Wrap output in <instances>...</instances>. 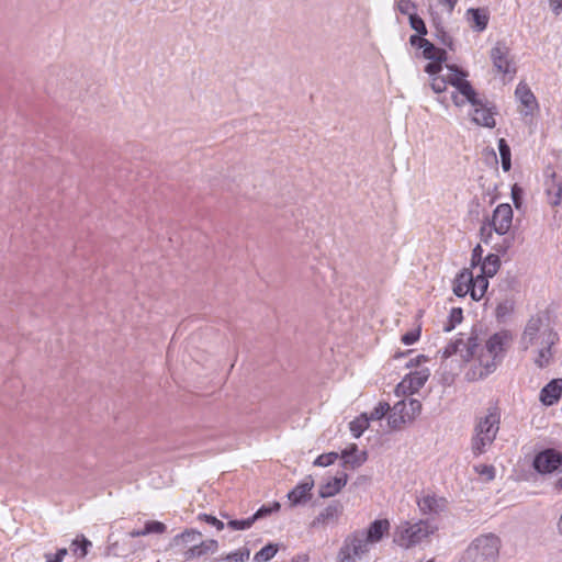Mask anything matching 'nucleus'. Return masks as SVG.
<instances>
[{
    "mask_svg": "<svg viewBox=\"0 0 562 562\" xmlns=\"http://www.w3.org/2000/svg\"><path fill=\"white\" fill-rule=\"evenodd\" d=\"M169 547L189 562L214 554L218 550V542L215 539L203 540L199 530L187 528L170 540Z\"/></svg>",
    "mask_w": 562,
    "mask_h": 562,
    "instance_id": "f257e3e1",
    "label": "nucleus"
},
{
    "mask_svg": "<svg viewBox=\"0 0 562 562\" xmlns=\"http://www.w3.org/2000/svg\"><path fill=\"white\" fill-rule=\"evenodd\" d=\"M499 423L501 413L497 406L488 407L485 416L476 418L471 438V450L475 457L483 454L492 446L499 430Z\"/></svg>",
    "mask_w": 562,
    "mask_h": 562,
    "instance_id": "f03ea898",
    "label": "nucleus"
},
{
    "mask_svg": "<svg viewBox=\"0 0 562 562\" xmlns=\"http://www.w3.org/2000/svg\"><path fill=\"white\" fill-rule=\"evenodd\" d=\"M512 340V334L508 330H501L492 335L485 344V351L479 356V373L473 370V375L484 379L494 372L501 363L504 352Z\"/></svg>",
    "mask_w": 562,
    "mask_h": 562,
    "instance_id": "7ed1b4c3",
    "label": "nucleus"
},
{
    "mask_svg": "<svg viewBox=\"0 0 562 562\" xmlns=\"http://www.w3.org/2000/svg\"><path fill=\"white\" fill-rule=\"evenodd\" d=\"M499 549L501 540L496 535H481L471 541L459 562H497Z\"/></svg>",
    "mask_w": 562,
    "mask_h": 562,
    "instance_id": "20e7f679",
    "label": "nucleus"
},
{
    "mask_svg": "<svg viewBox=\"0 0 562 562\" xmlns=\"http://www.w3.org/2000/svg\"><path fill=\"white\" fill-rule=\"evenodd\" d=\"M435 531V527L428 520L402 521L393 532V542L401 548H413Z\"/></svg>",
    "mask_w": 562,
    "mask_h": 562,
    "instance_id": "39448f33",
    "label": "nucleus"
},
{
    "mask_svg": "<svg viewBox=\"0 0 562 562\" xmlns=\"http://www.w3.org/2000/svg\"><path fill=\"white\" fill-rule=\"evenodd\" d=\"M447 68L451 71V74L446 77L447 83L456 88V91L451 93L453 104L461 108L467 104V101H473L476 90L472 87L471 82L467 80L469 76L468 71L459 68L457 65H447Z\"/></svg>",
    "mask_w": 562,
    "mask_h": 562,
    "instance_id": "423d86ee",
    "label": "nucleus"
},
{
    "mask_svg": "<svg viewBox=\"0 0 562 562\" xmlns=\"http://www.w3.org/2000/svg\"><path fill=\"white\" fill-rule=\"evenodd\" d=\"M370 549L362 537V531L357 529L345 537L336 562H359L370 552Z\"/></svg>",
    "mask_w": 562,
    "mask_h": 562,
    "instance_id": "0eeeda50",
    "label": "nucleus"
},
{
    "mask_svg": "<svg viewBox=\"0 0 562 562\" xmlns=\"http://www.w3.org/2000/svg\"><path fill=\"white\" fill-rule=\"evenodd\" d=\"M513 223V209L508 203H502L493 212L492 220H487L481 227V236L484 243L492 236L494 231L498 235H505Z\"/></svg>",
    "mask_w": 562,
    "mask_h": 562,
    "instance_id": "6e6552de",
    "label": "nucleus"
},
{
    "mask_svg": "<svg viewBox=\"0 0 562 562\" xmlns=\"http://www.w3.org/2000/svg\"><path fill=\"white\" fill-rule=\"evenodd\" d=\"M477 336L471 335L464 340L463 334L449 342L441 352L442 359H448L453 355H460L462 361L468 362L476 355L479 348Z\"/></svg>",
    "mask_w": 562,
    "mask_h": 562,
    "instance_id": "1a4fd4ad",
    "label": "nucleus"
},
{
    "mask_svg": "<svg viewBox=\"0 0 562 562\" xmlns=\"http://www.w3.org/2000/svg\"><path fill=\"white\" fill-rule=\"evenodd\" d=\"M472 106V111L469 113L471 121L483 127L493 128L495 126L494 106L487 101L485 97H481L477 92L474 93L473 101H467Z\"/></svg>",
    "mask_w": 562,
    "mask_h": 562,
    "instance_id": "9d476101",
    "label": "nucleus"
},
{
    "mask_svg": "<svg viewBox=\"0 0 562 562\" xmlns=\"http://www.w3.org/2000/svg\"><path fill=\"white\" fill-rule=\"evenodd\" d=\"M430 376L428 368H422L411 371L403 380L396 385L395 393L400 395H412L418 392L427 382Z\"/></svg>",
    "mask_w": 562,
    "mask_h": 562,
    "instance_id": "9b49d317",
    "label": "nucleus"
},
{
    "mask_svg": "<svg viewBox=\"0 0 562 562\" xmlns=\"http://www.w3.org/2000/svg\"><path fill=\"white\" fill-rule=\"evenodd\" d=\"M532 465L541 474L552 473L562 465V454L551 448L544 449L536 454Z\"/></svg>",
    "mask_w": 562,
    "mask_h": 562,
    "instance_id": "f8f14e48",
    "label": "nucleus"
},
{
    "mask_svg": "<svg viewBox=\"0 0 562 562\" xmlns=\"http://www.w3.org/2000/svg\"><path fill=\"white\" fill-rule=\"evenodd\" d=\"M490 57L493 66L501 74H514L516 69L513 67L514 63L510 58V49L505 42L498 41L491 49Z\"/></svg>",
    "mask_w": 562,
    "mask_h": 562,
    "instance_id": "ddd939ff",
    "label": "nucleus"
},
{
    "mask_svg": "<svg viewBox=\"0 0 562 562\" xmlns=\"http://www.w3.org/2000/svg\"><path fill=\"white\" fill-rule=\"evenodd\" d=\"M559 340L558 334L550 327H544L541 333L540 348L538 350V357L535 362L539 368H544L550 363L552 358L551 348Z\"/></svg>",
    "mask_w": 562,
    "mask_h": 562,
    "instance_id": "4468645a",
    "label": "nucleus"
},
{
    "mask_svg": "<svg viewBox=\"0 0 562 562\" xmlns=\"http://www.w3.org/2000/svg\"><path fill=\"white\" fill-rule=\"evenodd\" d=\"M542 319L540 316H532L526 324L520 344L524 350L529 347L539 345L541 341Z\"/></svg>",
    "mask_w": 562,
    "mask_h": 562,
    "instance_id": "2eb2a0df",
    "label": "nucleus"
},
{
    "mask_svg": "<svg viewBox=\"0 0 562 562\" xmlns=\"http://www.w3.org/2000/svg\"><path fill=\"white\" fill-rule=\"evenodd\" d=\"M390 521L387 519H375L367 529H360L362 537L371 547L380 542L390 531Z\"/></svg>",
    "mask_w": 562,
    "mask_h": 562,
    "instance_id": "dca6fc26",
    "label": "nucleus"
},
{
    "mask_svg": "<svg viewBox=\"0 0 562 562\" xmlns=\"http://www.w3.org/2000/svg\"><path fill=\"white\" fill-rule=\"evenodd\" d=\"M544 191L548 202L552 206H558L562 202V179L557 176L555 171H548L544 181Z\"/></svg>",
    "mask_w": 562,
    "mask_h": 562,
    "instance_id": "f3484780",
    "label": "nucleus"
},
{
    "mask_svg": "<svg viewBox=\"0 0 562 562\" xmlns=\"http://www.w3.org/2000/svg\"><path fill=\"white\" fill-rule=\"evenodd\" d=\"M417 505L424 515H438L447 507V499L436 494H426L417 499Z\"/></svg>",
    "mask_w": 562,
    "mask_h": 562,
    "instance_id": "a211bd4d",
    "label": "nucleus"
},
{
    "mask_svg": "<svg viewBox=\"0 0 562 562\" xmlns=\"http://www.w3.org/2000/svg\"><path fill=\"white\" fill-rule=\"evenodd\" d=\"M314 486L312 476H307L304 481L299 483L292 491L289 492L288 498L292 506L306 503L312 494L311 491Z\"/></svg>",
    "mask_w": 562,
    "mask_h": 562,
    "instance_id": "6ab92c4d",
    "label": "nucleus"
},
{
    "mask_svg": "<svg viewBox=\"0 0 562 562\" xmlns=\"http://www.w3.org/2000/svg\"><path fill=\"white\" fill-rule=\"evenodd\" d=\"M562 395V379L551 380L540 392V401L551 406L555 404Z\"/></svg>",
    "mask_w": 562,
    "mask_h": 562,
    "instance_id": "aec40b11",
    "label": "nucleus"
},
{
    "mask_svg": "<svg viewBox=\"0 0 562 562\" xmlns=\"http://www.w3.org/2000/svg\"><path fill=\"white\" fill-rule=\"evenodd\" d=\"M342 513V505L338 501L331 502L327 507H325L313 520L312 526H316L318 524H329L338 519V517Z\"/></svg>",
    "mask_w": 562,
    "mask_h": 562,
    "instance_id": "412c9836",
    "label": "nucleus"
},
{
    "mask_svg": "<svg viewBox=\"0 0 562 562\" xmlns=\"http://www.w3.org/2000/svg\"><path fill=\"white\" fill-rule=\"evenodd\" d=\"M390 411L387 423L392 429H400L403 424L413 420L406 416L405 401H398Z\"/></svg>",
    "mask_w": 562,
    "mask_h": 562,
    "instance_id": "4be33fe9",
    "label": "nucleus"
},
{
    "mask_svg": "<svg viewBox=\"0 0 562 562\" xmlns=\"http://www.w3.org/2000/svg\"><path fill=\"white\" fill-rule=\"evenodd\" d=\"M471 281H472V272L471 270L464 268L462 271H460L453 282V293L459 296L463 297L467 294L471 295Z\"/></svg>",
    "mask_w": 562,
    "mask_h": 562,
    "instance_id": "5701e85b",
    "label": "nucleus"
},
{
    "mask_svg": "<svg viewBox=\"0 0 562 562\" xmlns=\"http://www.w3.org/2000/svg\"><path fill=\"white\" fill-rule=\"evenodd\" d=\"M341 458L345 467L356 469L363 464L367 460V453L360 452L356 443H352L349 448L342 450Z\"/></svg>",
    "mask_w": 562,
    "mask_h": 562,
    "instance_id": "b1692460",
    "label": "nucleus"
},
{
    "mask_svg": "<svg viewBox=\"0 0 562 562\" xmlns=\"http://www.w3.org/2000/svg\"><path fill=\"white\" fill-rule=\"evenodd\" d=\"M347 481L348 475L346 473H341L340 476H335L333 480L319 487V496L322 498H327L336 495L347 484Z\"/></svg>",
    "mask_w": 562,
    "mask_h": 562,
    "instance_id": "393cba45",
    "label": "nucleus"
},
{
    "mask_svg": "<svg viewBox=\"0 0 562 562\" xmlns=\"http://www.w3.org/2000/svg\"><path fill=\"white\" fill-rule=\"evenodd\" d=\"M469 20L477 32H482L487 27L490 14L486 9L471 8L467 11Z\"/></svg>",
    "mask_w": 562,
    "mask_h": 562,
    "instance_id": "a878e982",
    "label": "nucleus"
},
{
    "mask_svg": "<svg viewBox=\"0 0 562 562\" xmlns=\"http://www.w3.org/2000/svg\"><path fill=\"white\" fill-rule=\"evenodd\" d=\"M515 94L521 104L529 109L530 112H532L538 106L535 94L526 83L520 82L516 88Z\"/></svg>",
    "mask_w": 562,
    "mask_h": 562,
    "instance_id": "bb28decb",
    "label": "nucleus"
},
{
    "mask_svg": "<svg viewBox=\"0 0 562 562\" xmlns=\"http://www.w3.org/2000/svg\"><path fill=\"white\" fill-rule=\"evenodd\" d=\"M487 279H488V277H485L482 274H477L476 277L472 276V281H471V288H472L471 297H472V300L480 301L484 296V294L486 293L487 288H488Z\"/></svg>",
    "mask_w": 562,
    "mask_h": 562,
    "instance_id": "cd10ccee",
    "label": "nucleus"
},
{
    "mask_svg": "<svg viewBox=\"0 0 562 562\" xmlns=\"http://www.w3.org/2000/svg\"><path fill=\"white\" fill-rule=\"evenodd\" d=\"M501 267L499 257L495 254H490L485 257L481 265V273L482 276L492 278L494 277Z\"/></svg>",
    "mask_w": 562,
    "mask_h": 562,
    "instance_id": "c85d7f7f",
    "label": "nucleus"
},
{
    "mask_svg": "<svg viewBox=\"0 0 562 562\" xmlns=\"http://www.w3.org/2000/svg\"><path fill=\"white\" fill-rule=\"evenodd\" d=\"M423 56L428 60L446 61L447 52L442 48L435 46L431 42H427L423 48Z\"/></svg>",
    "mask_w": 562,
    "mask_h": 562,
    "instance_id": "c756f323",
    "label": "nucleus"
},
{
    "mask_svg": "<svg viewBox=\"0 0 562 562\" xmlns=\"http://www.w3.org/2000/svg\"><path fill=\"white\" fill-rule=\"evenodd\" d=\"M370 418L367 414H362L349 424V429L355 438H359L369 427Z\"/></svg>",
    "mask_w": 562,
    "mask_h": 562,
    "instance_id": "7c9ffc66",
    "label": "nucleus"
},
{
    "mask_svg": "<svg viewBox=\"0 0 562 562\" xmlns=\"http://www.w3.org/2000/svg\"><path fill=\"white\" fill-rule=\"evenodd\" d=\"M514 311V301L506 299L499 302L495 310V317L497 322L503 323Z\"/></svg>",
    "mask_w": 562,
    "mask_h": 562,
    "instance_id": "2f4dec72",
    "label": "nucleus"
},
{
    "mask_svg": "<svg viewBox=\"0 0 562 562\" xmlns=\"http://www.w3.org/2000/svg\"><path fill=\"white\" fill-rule=\"evenodd\" d=\"M432 25L435 27L434 35L435 37L442 44L448 47L452 46V38L450 35L445 31V27L441 24V21L439 18L432 19Z\"/></svg>",
    "mask_w": 562,
    "mask_h": 562,
    "instance_id": "473e14b6",
    "label": "nucleus"
},
{
    "mask_svg": "<svg viewBox=\"0 0 562 562\" xmlns=\"http://www.w3.org/2000/svg\"><path fill=\"white\" fill-rule=\"evenodd\" d=\"M92 546L91 541L81 536L80 538H76L70 546V550L75 555L79 558H83L87 555L89 548Z\"/></svg>",
    "mask_w": 562,
    "mask_h": 562,
    "instance_id": "72a5a7b5",
    "label": "nucleus"
},
{
    "mask_svg": "<svg viewBox=\"0 0 562 562\" xmlns=\"http://www.w3.org/2000/svg\"><path fill=\"white\" fill-rule=\"evenodd\" d=\"M463 319V312L461 307H453L450 311L447 323L443 325V331L449 333L456 328Z\"/></svg>",
    "mask_w": 562,
    "mask_h": 562,
    "instance_id": "f704fd0d",
    "label": "nucleus"
},
{
    "mask_svg": "<svg viewBox=\"0 0 562 562\" xmlns=\"http://www.w3.org/2000/svg\"><path fill=\"white\" fill-rule=\"evenodd\" d=\"M278 552L277 544L268 543L261 548L254 557L256 562H267L271 560Z\"/></svg>",
    "mask_w": 562,
    "mask_h": 562,
    "instance_id": "c9c22d12",
    "label": "nucleus"
},
{
    "mask_svg": "<svg viewBox=\"0 0 562 562\" xmlns=\"http://www.w3.org/2000/svg\"><path fill=\"white\" fill-rule=\"evenodd\" d=\"M281 505L279 502H273L272 504H269V505H262L254 515H252V518H255V521L260 519V518H263V517H267L269 516L270 514L272 513H277L279 512Z\"/></svg>",
    "mask_w": 562,
    "mask_h": 562,
    "instance_id": "e433bc0d",
    "label": "nucleus"
},
{
    "mask_svg": "<svg viewBox=\"0 0 562 562\" xmlns=\"http://www.w3.org/2000/svg\"><path fill=\"white\" fill-rule=\"evenodd\" d=\"M144 531L146 536L151 533L161 535L167 531V526L161 521L148 520L145 522Z\"/></svg>",
    "mask_w": 562,
    "mask_h": 562,
    "instance_id": "4c0bfd02",
    "label": "nucleus"
},
{
    "mask_svg": "<svg viewBox=\"0 0 562 562\" xmlns=\"http://www.w3.org/2000/svg\"><path fill=\"white\" fill-rule=\"evenodd\" d=\"M409 25L418 35H427L428 33L424 20L418 14L411 15Z\"/></svg>",
    "mask_w": 562,
    "mask_h": 562,
    "instance_id": "58836bf2",
    "label": "nucleus"
},
{
    "mask_svg": "<svg viewBox=\"0 0 562 562\" xmlns=\"http://www.w3.org/2000/svg\"><path fill=\"white\" fill-rule=\"evenodd\" d=\"M255 522V518L249 517L247 519H234L229 520L227 526L233 530H246L249 529Z\"/></svg>",
    "mask_w": 562,
    "mask_h": 562,
    "instance_id": "ea45409f",
    "label": "nucleus"
},
{
    "mask_svg": "<svg viewBox=\"0 0 562 562\" xmlns=\"http://www.w3.org/2000/svg\"><path fill=\"white\" fill-rule=\"evenodd\" d=\"M391 409L390 405L385 402H380L376 407L368 416L370 420H380Z\"/></svg>",
    "mask_w": 562,
    "mask_h": 562,
    "instance_id": "a19ab883",
    "label": "nucleus"
},
{
    "mask_svg": "<svg viewBox=\"0 0 562 562\" xmlns=\"http://www.w3.org/2000/svg\"><path fill=\"white\" fill-rule=\"evenodd\" d=\"M337 459H338L337 452L323 453L315 459L314 465L328 467V465L333 464Z\"/></svg>",
    "mask_w": 562,
    "mask_h": 562,
    "instance_id": "79ce46f5",
    "label": "nucleus"
},
{
    "mask_svg": "<svg viewBox=\"0 0 562 562\" xmlns=\"http://www.w3.org/2000/svg\"><path fill=\"white\" fill-rule=\"evenodd\" d=\"M397 10L402 13V14H405V15H408V19L411 18V15H415L416 14V4L415 2L411 1V0H398L397 1Z\"/></svg>",
    "mask_w": 562,
    "mask_h": 562,
    "instance_id": "37998d69",
    "label": "nucleus"
},
{
    "mask_svg": "<svg viewBox=\"0 0 562 562\" xmlns=\"http://www.w3.org/2000/svg\"><path fill=\"white\" fill-rule=\"evenodd\" d=\"M422 412V403L418 400L411 398L408 403H406V416L408 418L415 419Z\"/></svg>",
    "mask_w": 562,
    "mask_h": 562,
    "instance_id": "c03bdc74",
    "label": "nucleus"
},
{
    "mask_svg": "<svg viewBox=\"0 0 562 562\" xmlns=\"http://www.w3.org/2000/svg\"><path fill=\"white\" fill-rule=\"evenodd\" d=\"M447 80L443 76H435L431 78L430 88L435 93H442L447 90Z\"/></svg>",
    "mask_w": 562,
    "mask_h": 562,
    "instance_id": "a18cd8bd",
    "label": "nucleus"
},
{
    "mask_svg": "<svg viewBox=\"0 0 562 562\" xmlns=\"http://www.w3.org/2000/svg\"><path fill=\"white\" fill-rule=\"evenodd\" d=\"M249 558V550H237L228 553L224 560L226 562H245Z\"/></svg>",
    "mask_w": 562,
    "mask_h": 562,
    "instance_id": "49530a36",
    "label": "nucleus"
},
{
    "mask_svg": "<svg viewBox=\"0 0 562 562\" xmlns=\"http://www.w3.org/2000/svg\"><path fill=\"white\" fill-rule=\"evenodd\" d=\"M475 471L487 481H492L495 477V468L493 465L480 464L475 467Z\"/></svg>",
    "mask_w": 562,
    "mask_h": 562,
    "instance_id": "de8ad7c7",
    "label": "nucleus"
},
{
    "mask_svg": "<svg viewBox=\"0 0 562 562\" xmlns=\"http://www.w3.org/2000/svg\"><path fill=\"white\" fill-rule=\"evenodd\" d=\"M198 520L205 521L206 524L215 527L217 530L224 529V522L212 515L199 514Z\"/></svg>",
    "mask_w": 562,
    "mask_h": 562,
    "instance_id": "09e8293b",
    "label": "nucleus"
},
{
    "mask_svg": "<svg viewBox=\"0 0 562 562\" xmlns=\"http://www.w3.org/2000/svg\"><path fill=\"white\" fill-rule=\"evenodd\" d=\"M67 554L68 550L66 548H60L56 551V553H45L44 558L46 562H63Z\"/></svg>",
    "mask_w": 562,
    "mask_h": 562,
    "instance_id": "8fccbe9b",
    "label": "nucleus"
},
{
    "mask_svg": "<svg viewBox=\"0 0 562 562\" xmlns=\"http://www.w3.org/2000/svg\"><path fill=\"white\" fill-rule=\"evenodd\" d=\"M420 337V328H416V329H413V330H409L407 331L406 334H404L401 338L402 342L404 345H413L415 344Z\"/></svg>",
    "mask_w": 562,
    "mask_h": 562,
    "instance_id": "3c124183",
    "label": "nucleus"
},
{
    "mask_svg": "<svg viewBox=\"0 0 562 562\" xmlns=\"http://www.w3.org/2000/svg\"><path fill=\"white\" fill-rule=\"evenodd\" d=\"M442 63L443 61L430 60V63L425 66V71L431 77L439 76L438 74L442 70Z\"/></svg>",
    "mask_w": 562,
    "mask_h": 562,
    "instance_id": "603ef678",
    "label": "nucleus"
},
{
    "mask_svg": "<svg viewBox=\"0 0 562 562\" xmlns=\"http://www.w3.org/2000/svg\"><path fill=\"white\" fill-rule=\"evenodd\" d=\"M512 199L516 209H519L522 203V190L517 184L512 189Z\"/></svg>",
    "mask_w": 562,
    "mask_h": 562,
    "instance_id": "864d4df0",
    "label": "nucleus"
},
{
    "mask_svg": "<svg viewBox=\"0 0 562 562\" xmlns=\"http://www.w3.org/2000/svg\"><path fill=\"white\" fill-rule=\"evenodd\" d=\"M424 36L425 35H418V34L411 35V37H409L411 45L423 49L424 46L426 45V43L428 42V40H426Z\"/></svg>",
    "mask_w": 562,
    "mask_h": 562,
    "instance_id": "5fc2aeb1",
    "label": "nucleus"
},
{
    "mask_svg": "<svg viewBox=\"0 0 562 562\" xmlns=\"http://www.w3.org/2000/svg\"><path fill=\"white\" fill-rule=\"evenodd\" d=\"M428 357L425 355H418L414 358H411L408 362L406 363V368H418L423 362H427Z\"/></svg>",
    "mask_w": 562,
    "mask_h": 562,
    "instance_id": "6e6d98bb",
    "label": "nucleus"
},
{
    "mask_svg": "<svg viewBox=\"0 0 562 562\" xmlns=\"http://www.w3.org/2000/svg\"><path fill=\"white\" fill-rule=\"evenodd\" d=\"M498 151L501 159L510 157V147L504 138L498 140Z\"/></svg>",
    "mask_w": 562,
    "mask_h": 562,
    "instance_id": "4d7b16f0",
    "label": "nucleus"
},
{
    "mask_svg": "<svg viewBox=\"0 0 562 562\" xmlns=\"http://www.w3.org/2000/svg\"><path fill=\"white\" fill-rule=\"evenodd\" d=\"M481 258H482V248L480 245H477L473 251H472V258H471V265L472 267H475L476 265L480 263L481 261Z\"/></svg>",
    "mask_w": 562,
    "mask_h": 562,
    "instance_id": "13d9d810",
    "label": "nucleus"
},
{
    "mask_svg": "<svg viewBox=\"0 0 562 562\" xmlns=\"http://www.w3.org/2000/svg\"><path fill=\"white\" fill-rule=\"evenodd\" d=\"M551 10L554 14L559 15L562 11V0H548Z\"/></svg>",
    "mask_w": 562,
    "mask_h": 562,
    "instance_id": "bf43d9fd",
    "label": "nucleus"
},
{
    "mask_svg": "<svg viewBox=\"0 0 562 562\" xmlns=\"http://www.w3.org/2000/svg\"><path fill=\"white\" fill-rule=\"evenodd\" d=\"M108 553L113 554V555H120L119 543L117 542L110 543V546L108 547Z\"/></svg>",
    "mask_w": 562,
    "mask_h": 562,
    "instance_id": "052dcab7",
    "label": "nucleus"
},
{
    "mask_svg": "<svg viewBox=\"0 0 562 562\" xmlns=\"http://www.w3.org/2000/svg\"><path fill=\"white\" fill-rule=\"evenodd\" d=\"M502 160V167L504 171H509L512 168V160L510 157H506L501 159Z\"/></svg>",
    "mask_w": 562,
    "mask_h": 562,
    "instance_id": "680f3d73",
    "label": "nucleus"
},
{
    "mask_svg": "<svg viewBox=\"0 0 562 562\" xmlns=\"http://www.w3.org/2000/svg\"><path fill=\"white\" fill-rule=\"evenodd\" d=\"M146 536L144 528L143 529H135L128 532V537L131 538H137V537H144Z\"/></svg>",
    "mask_w": 562,
    "mask_h": 562,
    "instance_id": "e2e57ef3",
    "label": "nucleus"
},
{
    "mask_svg": "<svg viewBox=\"0 0 562 562\" xmlns=\"http://www.w3.org/2000/svg\"><path fill=\"white\" fill-rule=\"evenodd\" d=\"M557 486L562 490V477H560L557 482ZM559 530H560V533L562 535V514H561V517H560V520H559Z\"/></svg>",
    "mask_w": 562,
    "mask_h": 562,
    "instance_id": "0e129e2a",
    "label": "nucleus"
},
{
    "mask_svg": "<svg viewBox=\"0 0 562 562\" xmlns=\"http://www.w3.org/2000/svg\"><path fill=\"white\" fill-rule=\"evenodd\" d=\"M291 562H308V558L306 555H297Z\"/></svg>",
    "mask_w": 562,
    "mask_h": 562,
    "instance_id": "69168bd1",
    "label": "nucleus"
},
{
    "mask_svg": "<svg viewBox=\"0 0 562 562\" xmlns=\"http://www.w3.org/2000/svg\"><path fill=\"white\" fill-rule=\"evenodd\" d=\"M446 4L449 5V8L452 10L454 5L457 4L458 0H443Z\"/></svg>",
    "mask_w": 562,
    "mask_h": 562,
    "instance_id": "338daca9",
    "label": "nucleus"
},
{
    "mask_svg": "<svg viewBox=\"0 0 562 562\" xmlns=\"http://www.w3.org/2000/svg\"><path fill=\"white\" fill-rule=\"evenodd\" d=\"M413 351L412 350H407L405 352H398L395 355V358H398V357H406L407 355L412 353Z\"/></svg>",
    "mask_w": 562,
    "mask_h": 562,
    "instance_id": "774afa93",
    "label": "nucleus"
}]
</instances>
